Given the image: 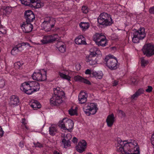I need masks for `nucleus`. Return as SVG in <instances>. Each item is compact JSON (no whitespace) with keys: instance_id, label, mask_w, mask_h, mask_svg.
<instances>
[{"instance_id":"38","label":"nucleus","mask_w":154,"mask_h":154,"mask_svg":"<svg viewBox=\"0 0 154 154\" xmlns=\"http://www.w3.org/2000/svg\"><path fill=\"white\" fill-rule=\"evenodd\" d=\"M5 11L7 14H9L12 12V8L10 7H7L5 9Z\"/></svg>"},{"instance_id":"2","label":"nucleus","mask_w":154,"mask_h":154,"mask_svg":"<svg viewBox=\"0 0 154 154\" xmlns=\"http://www.w3.org/2000/svg\"><path fill=\"white\" fill-rule=\"evenodd\" d=\"M97 22L104 26H109L113 23L111 15L105 12L100 14L97 18Z\"/></svg>"},{"instance_id":"48","label":"nucleus","mask_w":154,"mask_h":154,"mask_svg":"<svg viewBox=\"0 0 154 154\" xmlns=\"http://www.w3.org/2000/svg\"><path fill=\"white\" fill-rule=\"evenodd\" d=\"M152 86H148V88L146 90V91L147 92L149 93L152 91Z\"/></svg>"},{"instance_id":"23","label":"nucleus","mask_w":154,"mask_h":154,"mask_svg":"<svg viewBox=\"0 0 154 154\" xmlns=\"http://www.w3.org/2000/svg\"><path fill=\"white\" fill-rule=\"evenodd\" d=\"M56 47L61 52L63 53L66 51V48L65 44L61 42H58L56 45Z\"/></svg>"},{"instance_id":"16","label":"nucleus","mask_w":154,"mask_h":154,"mask_svg":"<svg viewBox=\"0 0 154 154\" xmlns=\"http://www.w3.org/2000/svg\"><path fill=\"white\" fill-rule=\"evenodd\" d=\"M24 15L26 21L31 22L35 19V16L33 12L31 11L28 10L26 11L24 13Z\"/></svg>"},{"instance_id":"59","label":"nucleus","mask_w":154,"mask_h":154,"mask_svg":"<svg viewBox=\"0 0 154 154\" xmlns=\"http://www.w3.org/2000/svg\"><path fill=\"white\" fill-rule=\"evenodd\" d=\"M21 44V45H22V46L26 45L30 47H31L30 46L29 44L28 43H23L22 44Z\"/></svg>"},{"instance_id":"30","label":"nucleus","mask_w":154,"mask_h":154,"mask_svg":"<svg viewBox=\"0 0 154 154\" xmlns=\"http://www.w3.org/2000/svg\"><path fill=\"white\" fill-rule=\"evenodd\" d=\"M32 107L34 109H35L36 108H40L41 107V105L39 102L37 100H34L32 104L31 105Z\"/></svg>"},{"instance_id":"10","label":"nucleus","mask_w":154,"mask_h":154,"mask_svg":"<svg viewBox=\"0 0 154 154\" xmlns=\"http://www.w3.org/2000/svg\"><path fill=\"white\" fill-rule=\"evenodd\" d=\"M62 143L63 145L64 148L66 149L71 146V141L70 140L72 137L70 134H67L63 137L62 136Z\"/></svg>"},{"instance_id":"43","label":"nucleus","mask_w":154,"mask_h":154,"mask_svg":"<svg viewBox=\"0 0 154 154\" xmlns=\"http://www.w3.org/2000/svg\"><path fill=\"white\" fill-rule=\"evenodd\" d=\"M88 94L86 91H81L79 94V96H87Z\"/></svg>"},{"instance_id":"14","label":"nucleus","mask_w":154,"mask_h":154,"mask_svg":"<svg viewBox=\"0 0 154 154\" xmlns=\"http://www.w3.org/2000/svg\"><path fill=\"white\" fill-rule=\"evenodd\" d=\"M30 23L27 22H23V23L21 26V27L23 32L28 33L32 31L33 26Z\"/></svg>"},{"instance_id":"49","label":"nucleus","mask_w":154,"mask_h":154,"mask_svg":"<svg viewBox=\"0 0 154 154\" xmlns=\"http://www.w3.org/2000/svg\"><path fill=\"white\" fill-rule=\"evenodd\" d=\"M119 115L121 116L122 117H125V113L122 110H119Z\"/></svg>"},{"instance_id":"8","label":"nucleus","mask_w":154,"mask_h":154,"mask_svg":"<svg viewBox=\"0 0 154 154\" xmlns=\"http://www.w3.org/2000/svg\"><path fill=\"white\" fill-rule=\"evenodd\" d=\"M33 80L38 81H42L46 79V72L42 69L38 72H34L32 75Z\"/></svg>"},{"instance_id":"22","label":"nucleus","mask_w":154,"mask_h":154,"mask_svg":"<svg viewBox=\"0 0 154 154\" xmlns=\"http://www.w3.org/2000/svg\"><path fill=\"white\" fill-rule=\"evenodd\" d=\"M76 44L77 45H85L86 44L85 38L82 35L79 36L75 40Z\"/></svg>"},{"instance_id":"34","label":"nucleus","mask_w":154,"mask_h":154,"mask_svg":"<svg viewBox=\"0 0 154 154\" xmlns=\"http://www.w3.org/2000/svg\"><path fill=\"white\" fill-rule=\"evenodd\" d=\"M59 74L60 76L63 79H65L69 81L71 80V77L68 75H66L60 72H59Z\"/></svg>"},{"instance_id":"44","label":"nucleus","mask_w":154,"mask_h":154,"mask_svg":"<svg viewBox=\"0 0 154 154\" xmlns=\"http://www.w3.org/2000/svg\"><path fill=\"white\" fill-rule=\"evenodd\" d=\"M5 85V82L4 80H0V88H3Z\"/></svg>"},{"instance_id":"3","label":"nucleus","mask_w":154,"mask_h":154,"mask_svg":"<svg viewBox=\"0 0 154 154\" xmlns=\"http://www.w3.org/2000/svg\"><path fill=\"white\" fill-rule=\"evenodd\" d=\"M113 55L106 56L104 59V62L106 65L111 70L116 69L119 66V63L116 58L113 57Z\"/></svg>"},{"instance_id":"53","label":"nucleus","mask_w":154,"mask_h":154,"mask_svg":"<svg viewBox=\"0 0 154 154\" xmlns=\"http://www.w3.org/2000/svg\"><path fill=\"white\" fill-rule=\"evenodd\" d=\"M4 132L2 130V128L0 127V137H2L4 134Z\"/></svg>"},{"instance_id":"27","label":"nucleus","mask_w":154,"mask_h":154,"mask_svg":"<svg viewBox=\"0 0 154 154\" xmlns=\"http://www.w3.org/2000/svg\"><path fill=\"white\" fill-rule=\"evenodd\" d=\"M79 26L83 30L85 31L89 28L90 24L88 22H81L79 24Z\"/></svg>"},{"instance_id":"47","label":"nucleus","mask_w":154,"mask_h":154,"mask_svg":"<svg viewBox=\"0 0 154 154\" xmlns=\"http://www.w3.org/2000/svg\"><path fill=\"white\" fill-rule=\"evenodd\" d=\"M141 66L144 68V57H142L141 59Z\"/></svg>"},{"instance_id":"55","label":"nucleus","mask_w":154,"mask_h":154,"mask_svg":"<svg viewBox=\"0 0 154 154\" xmlns=\"http://www.w3.org/2000/svg\"><path fill=\"white\" fill-rule=\"evenodd\" d=\"M19 146L21 147V148L23 147L24 146V142L23 141H21L19 145Z\"/></svg>"},{"instance_id":"60","label":"nucleus","mask_w":154,"mask_h":154,"mask_svg":"<svg viewBox=\"0 0 154 154\" xmlns=\"http://www.w3.org/2000/svg\"><path fill=\"white\" fill-rule=\"evenodd\" d=\"M22 123L24 125H25L26 124V119L25 118L22 119Z\"/></svg>"},{"instance_id":"19","label":"nucleus","mask_w":154,"mask_h":154,"mask_svg":"<svg viewBox=\"0 0 154 154\" xmlns=\"http://www.w3.org/2000/svg\"><path fill=\"white\" fill-rule=\"evenodd\" d=\"M29 85L32 93L34 92L38 91L40 89V85L38 82L35 81H30Z\"/></svg>"},{"instance_id":"5","label":"nucleus","mask_w":154,"mask_h":154,"mask_svg":"<svg viewBox=\"0 0 154 154\" xmlns=\"http://www.w3.org/2000/svg\"><path fill=\"white\" fill-rule=\"evenodd\" d=\"M133 37L132 41L134 43L139 42L140 40H142L144 38V28H140L139 30L134 29L133 30Z\"/></svg>"},{"instance_id":"42","label":"nucleus","mask_w":154,"mask_h":154,"mask_svg":"<svg viewBox=\"0 0 154 154\" xmlns=\"http://www.w3.org/2000/svg\"><path fill=\"white\" fill-rule=\"evenodd\" d=\"M33 144L35 147H38L40 148L43 147L42 145L38 142H37V143L34 142Z\"/></svg>"},{"instance_id":"13","label":"nucleus","mask_w":154,"mask_h":154,"mask_svg":"<svg viewBox=\"0 0 154 154\" xmlns=\"http://www.w3.org/2000/svg\"><path fill=\"white\" fill-rule=\"evenodd\" d=\"M29 82L30 81L24 82L22 84L20 87L21 90L27 94H32V91H31L30 89Z\"/></svg>"},{"instance_id":"52","label":"nucleus","mask_w":154,"mask_h":154,"mask_svg":"<svg viewBox=\"0 0 154 154\" xmlns=\"http://www.w3.org/2000/svg\"><path fill=\"white\" fill-rule=\"evenodd\" d=\"M92 71L90 69H87L85 71V74H89L91 76V74Z\"/></svg>"},{"instance_id":"56","label":"nucleus","mask_w":154,"mask_h":154,"mask_svg":"<svg viewBox=\"0 0 154 154\" xmlns=\"http://www.w3.org/2000/svg\"><path fill=\"white\" fill-rule=\"evenodd\" d=\"M119 81L117 80H114L113 83L114 86H116L118 84Z\"/></svg>"},{"instance_id":"62","label":"nucleus","mask_w":154,"mask_h":154,"mask_svg":"<svg viewBox=\"0 0 154 154\" xmlns=\"http://www.w3.org/2000/svg\"><path fill=\"white\" fill-rule=\"evenodd\" d=\"M142 50V51L143 54L144 55V45L143 46Z\"/></svg>"},{"instance_id":"63","label":"nucleus","mask_w":154,"mask_h":154,"mask_svg":"<svg viewBox=\"0 0 154 154\" xmlns=\"http://www.w3.org/2000/svg\"><path fill=\"white\" fill-rule=\"evenodd\" d=\"M149 63V61L148 60H145V65L147 64H148Z\"/></svg>"},{"instance_id":"12","label":"nucleus","mask_w":154,"mask_h":154,"mask_svg":"<svg viewBox=\"0 0 154 154\" xmlns=\"http://www.w3.org/2000/svg\"><path fill=\"white\" fill-rule=\"evenodd\" d=\"M57 37V35L55 34L52 35L45 36L41 40V42L44 44L52 42L55 41Z\"/></svg>"},{"instance_id":"29","label":"nucleus","mask_w":154,"mask_h":154,"mask_svg":"<svg viewBox=\"0 0 154 154\" xmlns=\"http://www.w3.org/2000/svg\"><path fill=\"white\" fill-rule=\"evenodd\" d=\"M49 134L51 136L55 135L57 133V130L56 127L51 126L49 128Z\"/></svg>"},{"instance_id":"61","label":"nucleus","mask_w":154,"mask_h":154,"mask_svg":"<svg viewBox=\"0 0 154 154\" xmlns=\"http://www.w3.org/2000/svg\"><path fill=\"white\" fill-rule=\"evenodd\" d=\"M54 154H60L59 152L56 150H54L53 152Z\"/></svg>"},{"instance_id":"31","label":"nucleus","mask_w":154,"mask_h":154,"mask_svg":"<svg viewBox=\"0 0 154 154\" xmlns=\"http://www.w3.org/2000/svg\"><path fill=\"white\" fill-rule=\"evenodd\" d=\"M78 107H75L74 109L71 108L69 111V114L71 116H73L75 115H77Z\"/></svg>"},{"instance_id":"46","label":"nucleus","mask_w":154,"mask_h":154,"mask_svg":"<svg viewBox=\"0 0 154 154\" xmlns=\"http://www.w3.org/2000/svg\"><path fill=\"white\" fill-rule=\"evenodd\" d=\"M97 75V72L95 71H92L91 74V77H94L96 78Z\"/></svg>"},{"instance_id":"33","label":"nucleus","mask_w":154,"mask_h":154,"mask_svg":"<svg viewBox=\"0 0 154 154\" xmlns=\"http://www.w3.org/2000/svg\"><path fill=\"white\" fill-rule=\"evenodd\" d=\"M144 91L143 88H140L131 96H138L141 95V94L144 93Z\"/></svg>"},{"instance_id":"18","label":"nucleus","mask_w":154,"mask_h":154,"mask_svg":"<svg viewBox=\"0 0 154 154\" xmlns=\"http://www.w3.org/2000/svg\"><path fill=\"white\" fill-rule=\"evenodd\" d=\"M85 60L90 65L93 66L97 63L96 57L94 56L88 55L86 56Z\"/></svg>"},{"instance_id":"6","label":"nucleus","mask_w":154,"mask_h":154,"mask_svg":"<svg viewBox=\"0 0 154 154\" xmlns=\"http://www.w3.org/2000/svg\"><path fill=\"white\" fill-rule=\"evenodd\" d=\"M93 40L98 46L104 47L106 45V38L102 34L96 33L93 36Z\"/></svg>"},{"instance_id":"15","label":"nucleus","mask_w":154,"mask_h":154,"mask_svg":"<svg viewBox=\"0 0 154 154\" xmlns=\"http://www.w3.org/2000/svg\"><path fill=\"white\" fill-rule=\"evenodd\" d=\"M87 143L84 140L80 141L78 144L75 147L77 151L80 153H82L85 151L86 148Z\"/></svg>"},{"instance_id":"41","label":"nucleus","mask_w":154,"mask_h":154,"mask_svg":"<svg viewBox=\"0 0 154 154\" xmlns=\"http://www.w3.org/2000/svg\"><path fill=\"white\" fill-rule=\"evenodd\" d=\"M82 82L85 84H87L88 85H91V83L90 81L87 79H84L83 78L82 80Z\"/></svg>"},{"instance_id":"4","label":"nucleus","mask_w":154,"mask_h":154,"mask_svg":"<svg viewBox=\"0 0 154 154\" xmlns=\"http://www.w3.org/2000/svg\"><path fill=\"white\" fill-rule=\"evenodd\" d=\"M58 125L61 129L71 132L73 128L74 123L72 120L64 118L59 122Z\"/></svg>"},{"instance_id":"37","label":"nucleus","mask_w":154,"mask_h":154,"mask_svg":"<svg viewBox=\"0 0 154 154\" xmlns=\"http://www.w3.org/2000/svg\"><path fill=\"white\" fill-rule=\"evenodd\" d=\"M83 78L79 75H77L75 76L74 77V79L76 81H79L80 82H82Z\"/></svg>"},{"instance_id":"35","label":"nucleus","mask_w":154,"mask_h":154,"mask_svg":"<svg viewBox=\"0 0 154 154\" xmlns=\"http://www.w3.org/2000/svg\"><path fill=\"white\" fill-rule=\"evenodd\" d=\"M78 100L79 103L81 104L85 103L87 100L86 97H79Z\"/></svg>"},{"instance_id":"58","label":"nucleus","mask_w":154,"mask_h":154,"mask_svg":"<svg viewBox=\"0 0 154 154\" xmlns=\"http://www.w3.org/2000/svg\"><path fill=\"white\" fill-rule=\"evenodd\" d=\"M137 97H131L130 98V100H131V101H134V100H136Z\"/></svg>"},{"instance_id":"64","label":"nucleus","mask_w":154,"mask_h":154,"mask_svg":"<svg viewBox=\"0 0 154 154\" xmlns=\"http://www.w3.org/2000/svg\"><path fill=\"white\" fill-rule=\"evenodd\" d=\"M86 154H92L91 152H88V153H86Z\"/></svg>"},{"instance_id":"20","label":"nucleus","mask_w":154,"mask_h":154,"mask_svg":"<svg viewBox=\"0 0 154 154\" xmlns=\"http://www.w3.org/2000/svg\"><path fill=\"white\" fill-rule=\"evenodd\" d=\"M115 117L114 114L112 113L109 115L106 119V122L108 126L109 127H111L113 125Z\"/></svg>"},{"instance_id":"7","label":"nucleus","mask_w":154,"mask_h":154,"mask_svg":"<svg viewBox=\"0 0 154 154\" xmlns=\"http://www.w3.org/2000/svg\"><path fill=\"white\" fill-rule=\"evenodd\" d=\"M83 109L86 115L89 116L91 114L94 115L96 113L98 108L96 103H91L88 104L87 106H85Z\"/></svg>"},{"instance_id":"40","label":"nucleus","mask_w":154,"mask_h":154,"mask_svg":"<svg viewBox=\"0 0 154 154\" xmlns=\"http://www.w3.org/2000/svg\"><path fill=\"white\" fill-rule=\"evenodd\" d=\"M103 75V73L102 72H97L96 78L100 79L102 78Z\"/></svg>"},{"instance_id":"9","label":"nucleus","mask_w":154,"mask_h":154,"mask_svg":"<svg viewBox=\"0 0 154 154\" xmlns=\"http://www.w3.org/2000/svg\"><path fill=\"white\" fill-rule=\"evenodd\" d=\"M55 23V20L54 19H51L49 17H45L44 20L43 22V25L44 28L48 31H50L51 29L54 27Z\"/></svg>"},{"instance_id":"17","label":"nucleus","mask_w":154,"mask_h":154,"mask_svg":"<svg viewBox=\"0 0 154 154\" xmlns=\"http://www.w3.org/2000/svg\"><path fill=\"white\" fill-rule=\"evenodd\" d=\"M62 102V98L60 97H52L50 100V103L52 106H58Z\"/></svg>"},{"instance_id":"24","label":"nucleus","mask_w":154,"mask_h":154,"mask_svg":"<svg viewBox=\"0 0 154 154\" xmlns=\"http://www.w3.org/2000/svg\"><path fill=\"white\" fill-rule=\"evenodd\" d=\"M90 54L89 55L95 57L96 55H99L100 54L101 52L98 49L95 47L92 48L90 50Z\"/></svg>"},{"instance_id":"54","label":"nucleus","mask_w":154,"mask_h":154,"mask_svg":"<svg viewBox=\"0 0 154 154\" xmlns=\"http://www.w3.org/2000/svg\"><path fill=\"white\" fill-rule=\"evenodd\" d=\"M75 68L76 70L79 71L81 69V66L79 64H77L75 65Z\"/></svg>"},{"instance_id":"45","label":"nucleus","mask_w":154,"mask_h":154,"mask_svg":"<svg viewBox=\"0 0 154 154\" xmlns=\"http://www.w3.org/2000/svg\"><path fill=\"white\" fill-rule=\"evenodd\" d=\"M131 81L132 83V84L134 85H136L138 82V80L134 78H132L131 79Z\"/></svg>"},{"instance_id":"25","label":"nucleus","mask_w":154,"mask_h":154,"mask_svg":"<svg viewBox=\"0 0 154 154\" xmlns=\"http://www.w3.org/2000/svg\"><path fill=\"white\" fill-rule=\"evenodd\" d=\"M19 102V99L18 97H11L10 98V103L11 106L17 105Z\"/></svg>"},{"instance_id":"28","label":"nucleus","mask_w":154,"mask_h":154,"mask_svg":"<svg viewBox=\"0 0 154 154\" xmlns=\"http://www.w3.org/2000/svg\"><path fill=\"white\" fill-rule=\"evenodd\" d=\"M22 46V45L19 44L14 47L11 51L12 55H15L18 54L19 52V48Z\"/></svg>"},{"instance_id":"26","label":"nucleus","mask_w":154,"mask_h":154,"mask_svg":"<svg viewBox=\"0 0 154 154\" xmlns=\"http://www.w3.org/2000/svg\"><path fill=\"white\" fill-rule=\"evenodd\" d=\"M42 3L37 2V0H32L31 6L35 8H39L41 7Z\"/></svg>"},{"instance_id":"21","label":"nucleus","mask_w":154,"mask_h":154,"mask_svg":"<svg viewBox=\"0 0 154 154\" xmlns=\"http://www.w3.org/2000/svg\"><path fill=\"white\" fill-rule=\"evenodd\" d=\"M54 92L55 95L57 96H64L65 95L64 92L59 87L54 88Z\"/></svg>"},{"instance_id":"50","label":"nucleus","mask_w":154,"mask_h":154,"mask_svg":"<svg viewBox=\"0 0 154 154\" xmlns=\"http://www.w3.org/2000/svg\"><path fill=\"white\" fill-rule=\"evenodd\" d=\"M149 12L151 14H154V7L150 8L149 9Z\"/></svg>"},{"instance_id":"36","label":"nucleus","mask_w":154,"mask_h":154,"mask_svg":"<svg viewBox=\"0 0 154 154\" xmlns=\"http://www.w3.org/2000/svg\"><path fill=\"white\" fill-rule=\"evenodd\" d=\"M23 63H21L20 62H17L14 63V66L16 69H21L22 68V65Z\"/></svg>"},{"instance_id":"39","label":"nucleus","mask_w":154,"mask_h":154,"mask_svg":"<svg viewBox=\"0 0 154 154\" xmlns=\"http://www.w3.org/2000/svg\"><path fill=\"white\" fill-rule=\"evenodd\" d=\"M88 8L85 6H82V12L84 14H87L88 12Z\"/></svg>"},{"instance_id":"32","label":"nucleus","mask_w":154,"mask_h":154,"mask_svg":"<svg viewBox=\"0 0 154 154\" xmlns=\"http://www.w3.org/2000/svg\"><path fill=\"white\" fill-rule=\"evenodd\" d=\"M22 4L26 6H31V4L32 0H20Z\"/></svg>"},{"instance_id":"51","label":"nucleus","mask_w":154,"mask_h":154,"mask_svg":"<svg viewBox=\"0 0 154 154\" xmlns=\"http://www.w3.org/2000/svg\"><path fill=\"white\" fill-rule=\"evenodd\" d=\"M151 141L152 144L154 146V132L151 137Z\"/></svg>"},{"instance_id":"11","label":"nucleus","mask_w":154,"mask_h":154,"mask_svg":"<svg viewBox=\"0 0 154 154\" xmlns=\"http://www.w3.org/2000/svg\"><path fill=\"white\" fill-rule=\"evenodd\" d=\"M145 54L148 57L154 54V45L151 43L145 45Z\"/></svg>"},{"instance_id":"57","label":"nucleus","mask_w":154,"mask_h":154,"mask_svg":"<svg viewBox=\"0 0 154 154\" xmlns=\"http://www.w3.org/2000/svg\"><path fill=\"white\" fill-rule=\"evenodd\" d=\"M78 141V139L75 137H74L73 138V139L72 140V142L75 143H77Z\"/></svg>"},{"instance_id":"1","label":"nucleus","mask_w":154,"mask_h":154,"mask_svg":"<svg viewBox=\"0 0 154 154\" xmlns=\"http://www.w3.org/2000/svg\"><path fill=\"white\" fill-rule=\"evenodd\" d=\"M116 146L117 151L123 154H140L139 146L136 141L133 140L122 141L118 139Z\"/></svg>"}]
</instances>
